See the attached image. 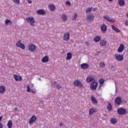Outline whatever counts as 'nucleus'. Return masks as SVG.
Here are the masks:
<instances>
[{
  "label": "nucleus",
  "mask_w": 128,
  "mask_h": 128,
  "mask_svg": "<svg viewBox=\"0 0 128 128\" xmlns=\"http://www.w3.org/2000/svg\"><path fill=\"white\" fill-rule=\"evenodd\" d=\"M86 20L87 22H94V15L92 14H91L87 16Z\"/></svg>",
  "instance_id": "3"
},
{
  "label": "nucleus",
  "mask_w": 128,
  "mask_h": 128,
  "mask_svg": "<svg viewBox=\"0 0 128 128\" xmlns=\"http://www.w3.org/2000/svg\"><path fill=\"white\" fill-rule=\"evenodd\" d=\"M97 54H100V51H98V52H97Z\"/></svg>",
  "instance_id": "49"
},
{
  "label": "nucleus",
  "mask_w": 128,
  "mask_h": 128,
  "mask_svg": "<svg viewBox=\"0 0 128 128\" xmlns=\"http://www.w3.org/2000/svg\"><path fill=\"white\" fill-rule=\"evenodd\" d=\"M102 88V84H100V86H99V88Z\"/></svg>",
  "instance_id": "54"
},
{
  "label": "nucleus",
  "mask_w": 128,
  "mask_h": 128,
  "mask_svg": "<svg viewBox=\"0 0 128 128\" xmlns=\"http://www.w3.org/2000/svg\"><path fill=\"white\" fill-rule=\"evenodd\" d=\"M61 18L62 20H64V22H66V19L68 18V16H66V15L64 14L62 16Z\"/></svg>",
  "instance_id": "33"
},
{
  "label": "nucleus",
  "mask_w": 128,
  "mask_h": 128,
  "mask_svg": "<svg viewBox=\"0 0 128 128\" xmlns=\"http://www.w3.org/2000/svg\"><path fill=\"white\" fill-rule=\"evenodd\" d=\"M37 14L41 16H44L46 14V11L42 9L38 10H37Z\"/></svg>",
  "instance_id": "15"
},
{
  "label": "nucleus",
  "mask_w": 128,
  "mask_h": 128,
  "mask_svg": "<svg viewBox=\"0 0 128 128\" xmlns=\"http://www.w3.org/2000/svg\"><path fill=\"white\" fill-rule=\"evenodd\" d=\"M88 66H90V65L86 63H83L80 64V68L82 70H86V68H88Z\"/></svg>",
  "instance_id": "12"
},
{
  "label": "nucleus",
  "mask_w": 128,
  "mask_h": 128,
  "mask_svg": "<svg viewBox=\"0 0 128 128\" xmlns=\"http://www.w3.org/2000/svg\"><path fill=\"white\" fill-rule=\"evenodd\" d=\"M103 18H104L106 20H108H108H110V17L108 16H104Z\"/></svg>",
  "instance_id": "36"
},
{
  "label": "nucleus",
  "mask_w": 128,
  "mask_h": 128,
  "mask_svg": "<svg viewBox=\"0 0 128 128\" xmlns=\"http://www.w3.org/2000/svg\"><path fill=\"white\" fill-rule=\"evenodd\" d=\"M86 46H88L90 45V44H88V42H86Z\"/></svg>",
  "instance_id": "50"
},
{
  "label": "nucleus",
  "mask_w": 128,
  "mask_h": 128,
  "mask_svg": "<svg viewBox=\"0 0 128 128\" xmlns=\"http://www.w3.org/2000/svg\"><path fill=\"white\" fill-rule=\"evenodd\" d=\"M54 86H56V82L54 81Z\"/></svg>",
  "instance_id": "47"
},
{
  "label": "nucleus",
  "mask_w": 128,
  "mask_h": 128,
  "mask_svg": "<svg viewBox=\"0 0 128 128\" xmlns=\"http://www.w3.org/2000/svg\"><path fill=\"white\" fill-rule=\"evenodd\" d=\"M28 4H32V0H28Z\"/></svg>",
  "instance_id": "44"
},
{
  "label": "nucleus",
  "mask_w": 128,
  "mask_h": 128,
  "mask_svg": "<svg viewBox=\"0 0 128 128\" xmlns=\"http://www.w3.org/2000/svg\"><path fill=\"white\" fill-rule=\"evenodd\" d=\"M125 24H126V26H128V21H126V22H125Z\"/></svg>",
  "instance_id": "45"
},
{
  "label": "nucleus",
  "mask_w": 128,
  "mask_h": 128,
  "mask_svg": "<svg viewBox=\"0 0 128 128\" xmlns=\"http://www.w3.org/2000/svg\"><path fill=\"white\" fill-rule=\"evenodd\" d=\"M36 116H32L29 120L30 124H32L36 122Z\"/></svg>",
  "instance_id": "13"
},
{
  "label": "nucleus",
  "mask_w": 128,
  "mask_h": 128,
  "mask_svg": "<svg viewBox=\"0 0 128 128\" xmlns=\"http://www.w3.org/2000/svg\"><path fill=\"white\" fill-rule=\"evenodd\" d=\"M101 30H102V32H106V25L104 24H102Z\"/></svg>",
  "instance_id": "25"
},
{
  "label": "nucleus",
  "mask_w": 128,
  "mask_h": 128,
  "mask_svg": "<svg viewBox=\"0 0 128 128\" xmlns=\"http://www.w3.org/2000/svg\"><path fill=\"white\" fill-rule=\"evenodd\" d=\"M34 84H31V88H34Z\"/></svg>",
  "instance_id": "51"
},
{
  "label": "nucleus",
  "mask_w": 128,
  "mask_h": 128,
  "mask_svg": "<svg viewBox=\"0 0 128 128\" xmlns=\"http://www.w3.org/2000/svg\"><path fill=\"white\" fill-rule=\"evenodd\" d=\"M92 8H88L86 10V12H92Z\"/></svg>",
  "instance_id": "41"
},
{
  "label": "nucleus",
  "mask_w": 128,
  "mask_h": 128,
  "mask_svg": "<svg viewBox=\"0 0 128 128\" xmlns=\"http://www.w3.org/2000/svg\"><path fill=\"white\" fill-rule=\"evenodd\" d=\"M94 10L95 12V10H96V9H94Z\"/></svg>",
  "instance_id": "59"
},
{
  "label": "nucleus",
  "mask_w": 128,
  "mask_h": 128,
  "mask_svg": "<svg viewBox=\"0 0 128 128\" xmlns=\"http://www.w3.org/2000/svg\"><path fill=\"white\" fill-rule=\"evenodd\" d=\"M91 100L93 104H98V100L96 99V98L94 96H91Z\"/></svg>",
  "instance_id": "19"
},
{
  "label": "nucleus",
  "mask_w": 128,
  "mask_h": 128,
  "mask_svg": "<svg viewBox=\"0 0 128 128\" xmlns=\"http://www.w3.org/2000/svg\"><path fill=\"white\" fill-rule=\"evenodd\" d=\"M105 80L104 78H100L99 80V83L100 84H103Z\"/></svg>",
  "instance_id": "34"
},
{
  "label": "nucleus",
  "mask_w": 128,
  "mask_h": 128,
  "mask_svg": "<svg viewBox=\"0 0 128 128\" xmlns=\"http://www.w3.org/2000/svg\"><path fill=\"white\" fill-rule=\"evenodd\" d=\"M5 24L6 26H8V24H12V22L9 19H6L5 22Z\"/></svg>",
  "instance_id": "29"
},
{
  "label": "nucleus",
  "mask_w": 128,
  "mask_h": 128,
  "mask_svg": "<svg viewBox=\"0 0 128 128\" xmlns=\"http://www.w3.org/2000/svg\"><path fill=\"white\" fill-rule=\"evenodd\" d=\"M26 20L28 22H30V24L32 26H34V22L36 21L34 20V17L31 16L26 18Z\"/></svg>",
  "instance_id": "1"
},
{
  "label": "nucleus",
  "mask_w": 128,
  "mask_h": 128,
  "mask_svg": "<svg viewBox=\"0 0 128 128\" xmlns=\"http://www.w3.org/2000/svg\"><path fill=\"white\" fill-rule=\"evenodd\" d=\"M100 68H104L106 64L104 63V62H100Z\"/></svg>",
  "instance_id": "38"
},
{
  "label": "nucleus",
  "mask_w": 128,
  "mask_h": 128,
  "mask_svg": "<svg viewBox=\"0 0 128 128\" xmlns=\"http://www.w3.org/2000/svg\"><path fill=\"white\" fill-rule=\"evenodd\" d=\"M108 0V2H112L113 0Z\"/></svg>",
  "instance_id": "55"
},
{
  "label": "nucleus",
  "mask_w": 128,
  "mask_h": 128,
  "mask_svg": "<svg viewBox=\"0 0 128 128\" xmlns=\"http://www.w3.org/2000/svg\"><path fill=\"white\" fill-rule=\"evenodd\" d=\"M94 56H98V53L97 54H95Z\"/></svg>",
  "instance_id": "53"
},
{
  "label": "nucleus",
  "mask_w": 128,
  "mask_h": 128,
  "mask_svg": "<svg viewBox=\"0 0 128 128\" xmlns=\"http://www.w3.org/2000/svg\"><path fill=\"white\" fill-rule=\"evenodd\" d=\"M7 126H8V128H12V122L11 120L8 122Z\"/></svg>",
  "instance_id": "30"
},
{
  "label": "nucleus",
  "mask_w": 128,
  "mask_h": 128,
  "mask_svg": "<svg viewBox=\"0 0 128 128\" xmlns=\"http://www.w3.org/2000/svg\"><path fill=\"white\" fill-rule=\"evenodd\" d=\"M64 126V124H62V123H60V126Z\"/></svg>",
  "instance_id": "48"
},
{
  "label": "nucleus",
  "mask_w": 128,
  "mask_h": 128,
  "mask_svg": "<svg viewBox=\"0 0 128 128\" xmlns=\"http://www.w3.org/2000/svg\"><path fill=\"white\" fill-rule=\"evenodd\" d=\"M16 46L18 48H20L22 50H26L24 44H22V41L20 40H19L16 42Z\"/></svg>",
  "instance_id": "4"
},
{
  "label": "nucleus",
  "mask_w": 128,
  "mask_h": 128,
  "mask_svg": "<svg viewBox=\"0 0 128 128\" xmlns=\"http://www.w3.org/2000/svg\"><path fill=\"white\" fill-rule=\"evenodd\" d=\"M28 50L30 52H34L36 50V46L34 44H30L28 46Z\"/></svg>",
  "instance_id": "16"
},
{
  "label": "nucleus",
  "mask_w": 128,
  "mask_h": 128,
  "mask_svg": "<svg viewBox=\"0 0 128 128\" xmlns=\"http://www.w3.org/2000/svg\"><path fill=\"white\" fill-rule=\"evenodd\" d=\"M6 92V88L4 86H0V94H4Z\"/></svg>",
  "instance_id": "23"
},
{
  "label": "nucleus",
  "mask_w": 128,
  "mask_h": 128,
  "mask_svg": "<svg viewBox=\"0 0 128 128\" xmlns=\"http://www.w3.org/2000/svg\"><path fill=\"white\" fill-rule=\"evenodd\" d=\"M63 38L66 42H68L70 40V32H66L64 34Z\"/></svg>",
  "instance_id": "9"
},
{
  "label": "nucleus",
  "mask_w": 128,
  "mask_h": 128,
  "mask_svg": "<svg viewBox=\"0 0 128 128\" xmlns=\"http://www.w3.org/2000/svg\"><path fill=\"white\" fill-rule=\"evenodd\" d=\"M27 92H32V94H36V90L30 89V85H28L27 86Z\"/></svg>",
  "instance_id": "14"
},
{
  "label": "nucleus",
  "mask_w": 128,
  "mask_h": 128,
  "mask_svg": "<svg viewBox=\"0 0 128 128\" xmlns=\"http://www.w3.org/2000/svg\"><path fill=\"white\" fill-rule=\"evenodd\" d=\"M114 58L116 60L122 62V60H124V55L120 54H115Z\"/></svg>",
  "instance_id": "8"
},
{
  "label": "nucleus",
  "mask_w": 128,
  "mask_h": 128,
  "mask_svg": "<svg viewBox=\"0 0 128 128\" xmlns=\"http://www.w3.org/2000/svg\"><path fill=\"white\" fill-rule=\"evenodd\" d=\"M124 104H126V101H124Z\"/></svg>",
  "instance_id": "57"
},
{
  "label": "nucleus",
  "mask_w": 128,
  "mask_h": 128,
  "mask_svg": "<svg viewBox=\"0 0 128 128\" xmlns=\"http://www.w3.org/2000/svg\"><path fill=\"white\" fill-rule=\"evenodd\" d=\"M48 62V56H45L42 59V62Z\"/></svg>",
  "instance_id": "21"
},
{
  "label": "nucleus",
  "mask_w": 128,
  "mask_h": 128,
  "mask_svg": "<svg viewBox=\"0 0 128 128\" xmlns=\"http://www.w3.org/2000/svg\"><path fill=\"white\" fill-rule=\"evenodd\" d=\"M109 22H115L116 20L114 19H109L108 21Z\"/></svg>",
  "instance_id": "40"
},
{
  "label": "nucleus",
  "mask_w": 128,
  "mask_h": 128,
  "mask_svg": "<svg viewBox=\"0 0 128 128\" xmlns=\"http://www.w3.org/2000/svg\"><path fill=\"white\" fill-rule=\"evenodd\" d=\"M116 68V66L114 65L111 66V68Z\"/></svg>",
  "instance_id": "46"
},
{
  "label": "nucleus",
  "mask_w": 128,
  "mask_h": 128,
  "mask_svg": "<svg viewBox=\"0 0 128 128\" xmlns=\"http://www.w3.org/2000/svg\"><path fill=\"white\" fill-rule=\"evenodd\" d=\"M101 40H102V36H98L94 38V40L95 42H99Z\"/></svg>",
  "instance_id": "18"
},
{
  "label": "nucleus",
  "mask_w": 128,
  "mask_h": 128,
  "mask_svg": "<svg viewBox=\"0 0 128 128\" xmlns=\"http://www.w3.org/2000/svg\"><path fill=\"white\" fill-rule=\"evenodd\" d=\"M74 86H78L79 88H82L84 84L79 80H76L74 82Z\"/></svg>",
  "instance_id": "7"
},
{
  "label": "nucleus",
  "mask_w": 128,
  "mask_h": 128,
  "mask_svg": "<svg viewBox=\"0 0 128 128\" xmlns=\"http://www.w3.org/2000/svg\"><path fill=\"white\" fill-rule=\"evenodd\" d=\"M116 92H118V90L116 89Z\"/></svg>",
  "instance_id": "58"
},
{
  "label": "nucleus",
  "mask_w": 128,
  "mask_h": 128,
  "mask_svg": "<svg viewBox=\"0 0 128 128\" xmlns=\"http://www.w3.org/2000/svg\"><path fill=\"white\" fill-rule=\"evenodd\" d=\"M118 4H119V6H124V0H118Z\"/></svg>",
  "instance_id": "28"
},
{
  "label": "nucleus",
  "mask_w": 128,
  "mask_h": 128,
  "mask_svg": "<svg viewBox=\"0 0 128 128\" xmlns=\"http://www.w3.org/2000/svg\"><path fill=\"white\" fill-rule=\"evenodd\" d=\"M76 18H78V13L75 12L74 13V16L72 18V20H76Z\"/></svg>",
  "instance_id": "37"
},
{
  "label": "nucleus",
  "mask_w": 128,
  "mask_h": 128,
  "mask_svg": "<svg viewBox=\"0 0 128 128\" xmlns=\"http://www.w3.org/2000/svg\"><path fill=\"white\" fill-rule=\"evenodd\" d=\"M114 102L116 106H120L122 104H124V102H122V98L118 96L114 100Z\"/></svg>",
  "instance_id": "2"
},
{
  "label": "nucleus",
  "mask_w": 128,
  "mask_h": 128,
  "mask_svg": "<svg viewBox=\"0 0 128 128\" xmlns=\"http://www.w3.org/2000/svg\"><path fill=\"white\" fill-rule=\"evenodd\" d=\"M86 80L88 82H96V78L94 77H87Z\"/></svg>",
  "instance_id": "17"
},
{
  "label": "nucleus",
  "mask_w": 128,
  "mask_h": 128,
  "mask_svg": "<svg viewBox=\"0 0 128 128\" xmlns=\"http://www.w3.org/2000/svg\"><path fill=\"white\" fill-rule=\"evenodd\" d=\"M48 8L52 12V10H56V6H54V4H51L49 5Z\"/></svg>",
  "instance_id": "31"
},
{
  "label": "nucleus",
  "mask_w": 128,
  "mask_h": 128,
  "mask_svg": "<svg viewBox=\"0 0 128 128\" xmlns=\"http://www.w3.org/2000/svg\"><path fill=\"white\" fill-rule=\"evenodd\" d=\"M39 80H42V79L40 78H38Z\"/></svg>",
  "instance_id": "56"
},
{
  "label": "nucleus",
  "mask_w": 128,
  "mask_h": 128,
  "mask_svg": "<svg viewBox=\"0 0 128 128\" xmlns=\"http://www.w3.org/2000/svg\"><path fill=\"white\" fill-rule=\"evenodd\" d=\"M106 45V40H103L102 41L100 42V46H104Z\"/></svg>",
  "instance_id": "24"
},
{
  "label": "nucleus",
  "mask_w": 128,
  "mask_h": 128,
  "mask_svg": "<svg viewBox=\"0 0 128 128\" xmlns=\"http://www.w3.org/2000/svg\"><path fill=\"white\" fill-rule=\"evenodd\" d=\"M56 88L57 90H60V88H62V87L58 84H56Z\"/></svg>",
  "instance_id": "39"
},
{
  "label": "nucleus",
  "mask_w": 128,
  "mask_h": 128,
  "mask_svg": "<svg viewBox=\"0 0 128 128\" xmlns=\"http://www.w3.org/2000/svg\"><path fill=\"white\" fill-rule=\"evenodd\" d=\"M72 54L71 52L67 53V56L66 58V60H72Z\"/></svg>",
  "instance_id": "20"
},
{
  "label": "nucleus",
  "mask_w": 128,
  "mask_h": 128,
  "mask_svg": "<svg viewBox=\"0 0 128 128\" xmlns=\"http://www.w3.org/2000/svg\"><path fill=\"white\" fill-rule=\"evenodd\" d=\"M66 6H70V1H67L66 2Z\"/></svg>",
  "instance_id": "43"
},
{
  "label": "nucleus",
  "mask_w": 128,
  "mask_h": 128,
  "mask_svg": "<svg viewBox=\"0 0 128 128\" xmlns=\"http://www.w3.org/2000/svg\"><path fill=\"white\" fill-rule=\"evenodd\" d=\"M14 2H15V4H20V0H12Z\"/></svg>",
  "instance_id": "42"
},
{
  "label": "nucleus",
  "mask_w": 128,
  "mask_h": 128,
  "mask_svg": "<svg viewBox=\"0 0 128 128\" xmlns=\"http://www.w3.org/2000/svg\"><path fill=\"white\" fill-rule=\"evenodd\" d=\"M14 110H18V108H14Z\"/></svg>",
  "instance_id": "52"
},
{
  "label": "nucleus",
  "mask_w": 128,
  "mask_h": 128,
  "mask_svg": "<svg viewBox=\"0 0 128 128\" xmlns=\"http://www.w3.org/2000/svg\"><path fill=\"white\" fill-rule=\"evenodd\" d=\"M2 116H0V128H4V126H2V124L0 123V122H2Z\"/></svg>",
  "instance_id": "35"
},
{
  "label": "nucleus",
  "mask_w": 128,
  "mask_h": 128,
  "mask_svg": "<svg viewBox=\"0 0 128 128\" xmlns=\"http://www.w3.org/2000/svg\"><path fill=\"white\" fill-rule=\"evenodd\" d=\"M107 109L108 110V112H111V110H112V103H108L107 106Z\"/></svg>",
  "instance_id": "26"
},
{
  "label": "nucleus",
  "mask_w": 128,
  "mask_h": 128,
  "mask_svg": "<svg viewBox=\"0 0 128 128\" xmlns=\"http://www.w3.org/2000/svg\"><path fill=\"white\" fill-rule=\"evenodd\" d=\"M117 112L118 114H120V116H122L124 114H126V110L124 108H120L117 110Z\"/></svg>",
  "instance_id": "6"
},
{
  "label": "nucleus",
  "mask_w": 128,
  "mask_h": 128,
  "mask_svg": "<svg viewBox=\"0 0 128 128\" xmlns=\"http://www.w3.org/2000/svg\"><path fill=\"white\" fill-rule=\"evenodd\" d=\"M94 112H96V109H94V108H91L89 110V114L90 116H92V114H94Z\"/></svg>",
  "instance_id": "32"
},
{
  "label": "nucleus",
  "mask_w": 128,
  "mask_h": 128,
  "mask_svg": "<svg viewBox=\"0 0 128 128\" xmlns=\"http://www.w3.org/2000/svg\"><path fill=\"white\" fill-rule=\"evenodd\" d=\"M124 50V46L122 44H120V46L118 49V52H122Z\"/></svg>",
  "instance_id": "11"
},
{
  "label": "nucleus",
  "mask_w": 128,
  "mask_h": 128,
  "mask_svg": "<svg viewBox=\"0 0 128 128\" xmlns=\"http://www.w3.org/2000/svg\"><path fill=\"white\" fill-rule=\"evenodd\" d=\"M110 122L112 124H116L118 122V120L116 118H112L110 119Z\"/></svg>",
  "instance_id": "22"
},
{
  "label": "nucleus",
  "mask_w": 128,
  "mask_h": 128,
  "mask_svg": "<svg viewBox=\"0 0 128 128\" xmlns=\"http://www.w3.org/2000/svg\"><path fill=\"white\" fill-rule=\"evenodd\" d=\"M14 78L16 82H20L22 80V78L20 76L14 74Z\"/></svg>",
  "instance_id": "10"
},
{
  "label": "nucleus",
  "mask_w": 128,
  "mask_h": 128,
  "mask_svg": "<svg viewBox=\"0 0 128 128\" xmlns=\"http://www.w3.org/2000/svg\"><path fill=\"white\" fill-rule=\"evenodd\" d=\"M112 28L115 30L116 32H120V30L118 28L112 25Z\"/></svg>",
  "instance_id": "27"
},
{
  "label": "nucleus",
  "mask_w": 128,
  "mask_h": 128,
  "mask_svg": "<svg viewBox=\"0 0 128 128\" xmlns=\"http://www.w3.org/2000/svg\"><path fill=\"white\" fill-rule=\"evenodd\" d=\"M98 82L96 81L92 82V83L90 85V88L91 90H96L98 88Z\"/></svg>",
  "instance_id": "5"
}]
</instances>
